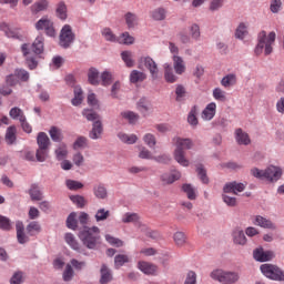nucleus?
I'll return each mask as SVG.
<instances>
[{
	"label": "nucleus",
	"instance_id": "f257e3e1",
	"mask_svg": "<svg viewBox=\"0 0 284 284\" xmlns=\"http://www.w3.org/2000/svg\"><path fill=\"white\" fill-rule=\"evenodd\" d=\"M175 143L174 159L183 168L190 166V160L185 158V150H192L194 142L191 139L174 138Z\"/></svg>",
	"mask_w": 284,
	"mask_h": 284
},
{
	"label": "nucleus",
	"instance_id": "f03ea898",
	"mask_svg": "<svg viewBox=\"0 0 284 284\" xmlns=\"http://www.w3.org/2000/svg\"><path fill=\"white\" fill-rule=\"evenodd\" d=\"M247 184L241 183V182H229L223 187V194H222V201L229 206V207H236L237 201L236 197L230 196L227 194H239V192H243L245 190V186Z\"/></svg>",
	"mask_w": 284,
	"mask_h": 284
},
{
	"label": "nucleus",
	"instance_id": "7ed1b4c3",
	"mask_svg": "<svg viewBox=\"0 0 284 284\" xmlns=\"http://www.w3.org/2000/svg\"><path fill=\"white\" fill-rule=\"evenodd\" d=\"M257 45L255 48V54L258 57L260 54H264L267 57L271 52H273L274 41H276V32L272 31L268 36L267 32L261 31L257 36Z\"/></svg>",
	"mask_w": 284,
	"mask_h": 284
},
{
	"label": "nucleus",
	"instance_id": "20e7f679",
	"mask_svg": "<svg viewBox=\"0 0 284 284\" xmlns=\"http://www.w3.org/2000/svg\"><path fill=\"white\" fill-rule=\"evenodd\" d=\"M99 234H101V230H99V226H84L83 230L80 232L79 236L83 245H85L88 250H95L97 245H99V239H101Z\"/></svg>",
	"mask_w": 284,
	"mask_h": 284
},
{
	"label": "nucleus",
	"instance_id": "39448f33",
	"mask_svg": "<svg viewBox=\"0 0 284 284\" xmlns=\"http://www.w3.org/2000/svg\"><path fill=\"white\" fill-rule=\"evenodd\" d=\"M82 114L85 116L87 121H94L93 128L90 132V139H101V134H103V124L101 123L98 113L93 110L84 109Z\"/></svg>",
	"mask_w": 284,
	"mask_h": 284
},
{
	"label": "nucleus",
	"instance_id": "423d86ee",
	"mask_svg": "<svg viewBox=\"0 0 284 284\" xmlns=\"http://www.w3.org/2000/svg\"><path fill=\"white\" fill-rule=\"evenodd\" d=\"M251 174L255 179H281V176H283V169L274 165H270L265 170L255 168L251 170Z\"/></svg>",
	"mask_w": 284,
	"mask_h": 284
},
{
	"label": "nucleus",
	"instance_id": "0eeeda50",
	"mask_svg": "<svg viewBox=\"0 0 284 284\" xmlns=\"http://www.w3.org/2000/svg\"><path fill=\"white\" fill-rule=\"evenodd\" d=\"M211 278H213V281H219V283L222 284H234L237 283L240 276L236 272L217 268L211 272Z\"/></svg>",
	"mask_w": 284,
	"mask_h": 284
},
{
	"label": "nucleus",
	"instance_id": "6e6552de",
	"mask_svg": "<svg viewBox=\"0 0 284 284\" xmlns=\"http://www.w3.org/2000/svg\"><path fill=\"white\" fill-rule=\"evenodd\" d=\"M260 270L266 278H271L272 281H284V272L276 265L262 264Z\"/></svg>",
	"mask_w": 284,
	"mask_h": 284
},
{
	"label": "nucleus",
	"instance_id": "1a4fd4ad",
	"mask_svg": "<svg viewBox=\"0 0 284 284\" xmlns=\"http://www.w3.org/2000/svg\"><path fill=\"white\" fill-rule=\"evenodd\" d=\"M145 67L151 74V79L156 81L159 79V64L151 57H141L139 60V68Z\"/></svg>",
	"mask_w": 284,
	"mask_h": 284
},
{
	"label": "nucleus",
	"instance_id": "9d476101",
	"mask_svg": "<svg viewBox=\"0 0 284 284\" xmlns=\"http://www.w3.org/2000/svg\"><path fill=\"white\" fill-rule=\"evenodd\" d=\"M72 41H74L72 27H70V24H65L60 32V45L62 48H70Z\"/></svg>",
	"mask_w": 284,
	"mask_h": 284
},
{
	"label": "nucleus",
	"instance_id": "9b49d317",
	"mask_svg": "<svg viewBox=\"0 0 284 284\" xmlns=\"http://www.w3.org/2000/svg\"><path fill=\"white\" fill-rule=\"evenodd\" d=\"M36 29L44 30L48 37H54V34H57V31L54 30V22H52V20H50L48 17L41 18L36 23Z\"/></svg>",
	"mask_w": 284,
	"mask_h": 284
},
{
	"label": "nucleus",
	"instance_id": "f8f14e48",
	"mask_svg": "<svg viewBox=\"0 0 284 284\" xmlns=\"http://www.w3.org/2000/svg\"><path fill=\"white\" fill-rule=\"evenodd\" d=\"M253 256L255 261H260V263H265L266 261H272V258H274V252L257 248L253 252Z\"/></svg>",
	"mask_w": 284,
	"mask_h": 284
},
{
	"label": "nucleus",
	"instance_id": "ddd939ff",
	"mask_svg": "<svg viewBox=\"0 0 284 284\" xmlns=\"http://www.w3.org/2000/svg\"><path fill=\"white\" fill-rule=\"evenodd\" d=\"M16 230H17L18 243L23 245V244L28 243V241H30V237H28V235H26V226H23V222L18 221L16 223Z\"/></svg>",
	"mask_w": 284,
	"mask_h": 284
},
{
	"label": "nucleus",
	"instance_id": "4468645a",
	"mask_svg": "<svg viewBox=\"0 0 284 284\" xmlns=\"http://www.w3.org/2000/svg\"><path fill=\"white\" fill-rule=\"evenodd\" d=\"M140 159H154V161H158V163H168L170 161V158L168 155H160L158 158L152 156V153L150 150L142 148L139 154Z\"/></svg>",
	"mask_w": 284,
	"mask_h": 284
},
{
	"label": "nucleus",
	"instance_id": "2eb2a0df",
	"mask_svg": "<svg viewBox=\"0 0 284 284\" xmlns=\"http://www.w3.org/2000/svg\"><path fill=\"white\" fill-rule=\"evenodd\" d=\"M253 223L254 225H258V227H263L264 230H276L274 222L261 215H256Z\"/></svg>",
	"mask_w": 284,
	"mask_h": 284
},
{
	"label": "nucleus",
	"instance_id": "dca6fc26",
	"mask_svg": "<svg viewBox=\"0 0 284 284\" xmlns=\"http://www.w3.org/2000/svg\"><path fill=\"white\" fill-rule=\"evenodd\" d=\"M216 116V104L214 102L209 103L202 111L203 121H212Z\"/></svg>",
	"mask_w": 284,
	"mask_h": 284
},
{
	"label": "nucleus",
	"instance_id": "f3484780",
	"mask_svg": "<svg viewBox=\"0 0 284 284\" xmlns=\"http://www.w3.org/2000/svg\"><path fill=\"white\" fill-rule=\"evenodd\" d=\"M138 267L141 272H143V274H156V271L159 270V267L150 262H145V261H141L138 263Z\"/></svg>",
	"mask_w": 284,
	"mask_h": 284
},
{
	"label": "nucleus",
	"instance_id": "a211bd4d",
	"mask_svg": "<svg viewBox=\"0 0 284 284\" xmlns=\"http://www.w3.org/2000/svg\"><path fill=\"white\" fill-rule=\"evenodd\" d=\"M235 139L239 145H250V143H252L250 135L245 133L243 129L235 130Z\"/></svg>",
	"mask_w": 284,
	"mask_h": 284
},
{
	"label": "nucleus",
	"instance_id": "6ab92c4d",
	"mask_svg": "<svg viewBox=\"0 0 284 284\" xmlns=\"http://www.w3.org/2000/svg\"><path fill=\"white\" fill-rule=\"evenodd\" d=\"M37 144L40 149L50 150V138L45 132L38 133Z\"/></svg>",
	"mask_w": 284,
	"mask_h": 284
},
{
	"label": "nucleus",
	"instance_id": "aec40b11",
	"mask_svg": "<svg viewBox=\"0 0 284 284\" xmlns=\"http://www.w3.org/2000/svg\"><path fill=\"white\" fill-rule=\"evenodd\" d=\"M233 241L236 245H245L247 243V237L241 229H235L233 231Z\"/></svg>",
	"mask_w": 284,
	"mask_h": 284
},
{
	"label": "nucleus",
	"instance_id": "412c9836",
	"mask_svg": "<svg viewBox=\"0 0 284 284\" xmlns=\"http://www.w3.org/2000/svg\"><path fill=\"white\" fill-rule=\"evenodd\" d=\"M173 68L178 74H183L185 72V62L183 61V58L173 55Z\"/></svg>",
	"mask_w": 284,
	"mask_h": 284
},
{
	"label": "nucleus",
	"instance_id": "4be33fe9",
	"mask_svg": "<svg viewBox=\"0 0 284 284\" xmlns=\"http://www.w3.org/2000/svg\"><path fill=\"white\" fill-rule=\"evenodd\" d=\"M148 79V74L145 72L133 70L130 74V81L131 83H143Z\"/></svg>",
	"mask_w": 284,
	"mask_h": 284
},
{
	"label": "nucleus",
	"instance_id": "5701e85b",
	"mask_svg": "<svg viewBox=\"0 0 284 284\" xmlns=\"http://www.w3.org/2000/svg\"><path fill=\"white\" fill-rule=\"evenodd\" d=\"M164 79L166 83H176V75L174 69L170 64H164Z\"/></svg>",
	"mask_w": 284,
	"mask_h": 284
},
{
	"label": "nucleus",
	"instance_id": "b1692460",
	"mask_svg": "<svg viewBox=\"0 0 284 284\" xmlns=\"http://www.w3.org/2000/svg\"><path fill=\"white\" fill-rule=\"evenodd\" d=\"M34 54H43V36H38L31 45Z\"/></svg>",
	"mask_w": 284,
	"mask_h": 284
},
{
	"label": "nucleus",
	"instance_id": "393cba45",
	"mask_svg": "<svg viewBox=\"0 0 284 284\" xmlns=\"http://www.w3.org/2000/svg\"><path fill=\"white\" fill-rule=\"evenodd\" d=\"M65 242L72 250L75 252H79L80 254H83V250L79 246V242L74 239V235L72 233H67L65 234Z\"/></svg>",
	"mask_w": 284,
	"mask_h": 284
},
{
	"label": "nucleus",
	"instance_id": "a878e982",
	"mask_svg": "<svg viewBox=\"0 0 284 284\" xmlns=\"http://www.w3.org/2000/svg\"><path fill=\"white\" fill-rule=\"evenodd\" d=\"M101 278L100 283L101 284H108L110 281H112V272H110V268L105 264L102 265L101 267Z\"/></svg>",
	"mask_w": 284,
	"mask_h": 284
},
{
	"label": "nucleus",
	"instance_id": "bb28decb",
	"mask_svg": "<svg viewBox=\"0 0 284 284\" xmlns=\"http://www.w3.org/2000/svg\"><path fill=\"white\" fill-rule=\"evenodd\" d=\"M118 138L120 139V141H122V143H128V145H133V143L139 141V138L136 136V134L128 135L126 133H123V132H120L118 134Z\"/></svg>",
	"mask_w": 284,
	"mask_h": 284
},
{
	"label": "nucleus",
	"instance_id": "cd10ccee",
	"mask_svg": "<svg viewBox=\"0 0 284 284\" xmlns=\"http://www.w3.org/2000/svg\"><path fill=\"white\" fill-rule=\"evenodd\" d=\"M182 191L186 194L190 201H196V189L192 184H183Z\"/></svg>",
	"mask_w": 284,
	"mask_h": 284
},
{
	"label": "nucleus",
	"instance_id": "c85d7f7f",
	"mask_svg": "<svg viewBox=\"0 0 284 284\" xmlns=\"http://www.w3.org/2000/svg\"><path fill=\"white\" fill-rule=\"evenodd\" d=\"M9 115L14 120V121H26V114L23 113V110H21L18 106H14L10 110Z\"/></svg>",
	"mask_w": 284,
	"mask_h": 284
},
{
	"label": "nucleus",
	"instance_id": "c756f323",
	"mask_svg": "<svg viewBox=\"0 0 284 284\" xmlns=\"http://www.w3.org/2000/svg\"><path fill=\"white\" fill-rule=\"evenodd\" d=\"M6 141L9 145H12L17 141V126L11 125L7 129Z\"/></svg>",
	"mask_w": 284,
	"mask_h": 284
},
{
	"label": "nucleus",
	"instance_id": "7c9ffc66",
	"mask_svg": "<svg viewBox=\"0 0 284 284\" xmlns=\"http://www.w3.org/2000/svg\"><path fill=\"white\" fill-rule=\"evenodd\" d=\"M196 114H199V108L193 106L187 115V123L192 125L193 128H196L199 125V118H196Z\"/></svg>",
	"mask_w": 284,
	"mask_h": 284
},
{
	"label": "nucleus",
	"instance_id": "2f4dec72",
	"mask_svg": "<svg viewBox=\"0 0 284 284\" xmlns=\"http://www.w3.org/2000/svg\"><path fill=\"white\" fill-rule=\"evenodd\" d=\"M221 85H223V88H232V85H236V74L230 73L225 75L221 80Z\"/></svg>",
	"mask_w": 284,
	"mask_h": 284
},
{
	"label": "nucleus",
	"instance_id": "473e14b6",
	"mask_svg": "<svg viewBox=\"0 0 284 284\" xmlns=\"http://www.w3.org/2000/svg\"><path fill=\"white\" fill-rule=\"evenodd\" d=\"M48 10V0H41L31 6V11L37 14Z\"/></svg>",
	"mask_w": 284,
	"mask_h": 284
},
{
	"label": "nucleus",
	"instance_id": "72a5a7b5",
	"mask_svg": "<svg viewBox=\"0 0 284 284\" xmlns=\"http://www.w3.org/2000/svg\"><path fill=\"white\" fill-rule=\"evenodd\" d=\"M49 156H50V149L38 148L36 152V159L37 161H39V163H44V161H48Z\"/></svg>",
	"mask_w": 284,
	"mask_h": 284
},
{
	"label": "nucleus",
	"instance_id": "f704fd0d",
	"mask_svg": "<svg viewBox=\"0 0 284 284\" xmlns=\"http://www.w3.org/2000/svg\"><path fill=\"white\" fill-rule=\"evenodd\" d=\"M55 12L57 17L62 21H65L68 19V7H65L64 2H60L58 4Z\"/></svg>",
	"mask_w": 284,
	"mask_h": 284
},
{
	"label": "nucleus",
	"instance_id": "c9c22d12",
	"mask_svg": "<svg viewBox=\"0 0 284 284\" xmlns=\"http://www.w3.org/2000/svg\"><path fill=\"white\" fill-rule=\"evenodd\" d=\"M27 232L29 236H37V234L41 232V225L39 224V222H30L27 225Z\"/></svg>",
	"mask_w": 284,
	"mask_h": 284
},
{
	"label": "nucleus",
	"instance_id": "e433bc0d",
	"mask_svg": "<svg viewBox=\"0 0 284 284\" xmlns=\"http://www.w3.org/2000/svg\"><path fill=\"white\" fill-rule=\"evenodd\" d=\"M49 134L55 143H60V141H63V134L61 133L60 129L57 126H51Z\"/></svg>",
	"mask_w": 284,
	"mask_h": 284
},
{
	"label": "nucleus",
	"instance_id": "4c0bfd02",
	"mask_svg": "<svg viewBox=\"0 0 284 284\" xmlns=\"http://www.w3.org/2000/svg\"><path fill=\"white\" fill-rule=\"evenodd\" d=\"M72 105H81L83 103V90L81 88H74V98L71 100Z\"/></svg>",
	"mask_w": 284,
	"mask_h": 284
},
{
	"label": "nucleus",
	"instance_id": "58836bf2",
	"mask_svg": "<svg viewBox=\"0 0 284 284\" xmlns=\"http://www.w3.org/2000/svg\"><path fill=\"white\" fill-rule=\"evenodd\" d=\"M29 194L32 201H41L43 199V195L41 194V190H39V186L36 184L31 185V189L29 190Z\"/></svg>",
	"mask_w": 284,
	"mask_h": 284
},
{
	"label": "nucleus",
	"instance_id": "ea45409f",
	"mask_svg": "<svg viewBox=\"0 0 284 284\" xmlns=\"http://www.w3.org/2000/svg\"><path fill=\"white\" fill-rule=\"evenodd\" d=\"M102 37L105 39V41H111L112 43H116L119 41V38L112 32V29L104 28L102 30Z\"/></svg>",
	"mask_w": 284,
	"mask_h": 284
},
{
	"label": "nucleus",
	"instance_id": "a19ab883",
	"mask_svg": "<svg viewBox=\"0 0 284 284\" xmlns=\"http://www.w3.org/2000/svg\"><path fill=\"white\" fill-rule=\"evenodd\" d=\"M88 79L91 85H99V71L94 68H91L88 72Z\"/></svg>",
	"mask_w": 284,
	"mask_h": 284
},
{
	"label": "nucleus",
	"instance_id": "79ce46f5",
	"mask_svg": "<svg viewBox=\"0 0 284 284\" xmlns=\"http://www.w3.org/2000/svg\"><path fill=\"white\" fill-rule=\"evenodd\" d=\"M55 156L58 161H63V159H67L68 156V145L65 144H60L58 149L55 150Z\"/></svg>",
	"mask_w": 284,
	"mask_h": 284
},
{
	"label": "nucleus",
	"instance_id": "37998d69",
	"mask_svg": "<svg viewBox=\"0 0 284 284\" xmlns=\"http://www.w3.org/2000/svg\"><path fill=\"white\" fill-rule=\"evenodd\" d=\"M122 61H124L126 68H134V60L132 59V51H123L121 53Z\"/></svg>",
	"mask_w": 284,
	"mask_h": 284
},
{
	"label": "nucleus",
	"instance_id": "c03bdc74",
	"mask_svg": "<svg viewBox=\"0 0 284 284\" xmlns=\"http://www.w3.org/2000/svg\"><path fill=\"white\" fill-rule=\"evenodd\" d=\"M125 263H130V257L128 255H125V254L115 255L114 265L118 270H119V267H123V265H125Z\"/></svg>",
	"mask_w": 284,
	"mask_h": 284
},
{
	"label": "nucleus",
	"instance_id": "a18cd8bd",
	"mask_svg": "<svg viewBox=\"0 0 284 284\" xmlns=\"http://www.w3.org/2000/svg\"><path fill=\"white\" fill-rule=\"evenodd\" d=\"M62 278L65 283H69L72 278H74V270L71 264H67L64 272L62 274Z\"/></svg>",
	"mask_w": 284,
	"mask_h": 284
},
{
	"label": "nucleus",
	"instance_id": "49530a36",
	"mask_svg": "<svg viewBox=\"0 0 284 284\" xmlns=\"http://www.w3.org/2000/svg\"><path fill=\"white\" fill-rule=\"evenodd\" d=\"M141 217H139V214L136 213H125L122 216V223H140Z\"/></svg>",
	"mask_w": 284,
	"mask_h": 284
},
{
	"label": "nucleus",
	"instance_id": "de8ad7c7",
	"mask_svg": "<svg viewBox=\"0 0 284 284\" xmlns=\"http://www.w3.org/2000/svg\"><path fill=\"white\" fill-rule=\"evenodd\" d=\"M118 43H123L124 45H132L134 43V37L130 36V33L124 32L121 37L118 38Z\"/></svg>",
	"mask_w": 284,
	"mask_h": 284
},
{
	"label": "nucleus",
	"instance_id": "09e8293b",
	"mask_svg": "<svg viewBox=\"0 0 284 284\" xmlns=\"http://www.w3.org/2000/svg\"><path fill=\"white\" fill-rule=\"evenodd\" d=\"M173 241H174L175 245H178L179 247H182V245H183L184 243H186L187 237L185 236V233H183V232H176V233H174V235H173Z\"/></svg>",
	"mask_w": 284,
	"mask_h": 284
},
{
	"label": "nucleus",
	"instance_id": "8fccbe9b",
	"mask_svg": "<svg viewBox=\"0 0 284 284\" xmlns=\"http://www.w3.org/2000/svg\"><path fill=\"white\" fill-rule=\"evenodd\" d=\"M110 219V211L105 209H99L95 213V221L99 223L101 221H108Z\"/></svg>",
	"mask_w": 284,
	"mask_h": 284
},
{
	"label": "nucleus",
	"instance_id": "3c124183",
	"mask_svg": "<svg viewBox=\"0 0 284 284\" xmlns=\"http://www.w3.org/2000/svg\"><path fill=\"white\" fill-rule=\"evenodd\" d=\"M83 148H88V138L79 136L73 143L74 150H83Z\"/></svg>",
	"mask_w": 284,
	"mask_h": 284
},
{
	"label": "nucleus",
	"instance_id": "603ef678",
	"mask_svg": "<svg viewBox=\"0 0 284 284\" xmlns=\"http://www.w3.org/2000/svg\"><path fill=\"white\" fill-rule=\"evenodd\" d=\"M67 227H69V230H77L78 227L77 213L73 212L68 216Z\"/></svg>",
	"mask_w": 284,
	"mask_h": 284
},
{
	"label": "nucleus",
	"instance_id": "864d4df0",
	"mask_svg": "<svg viewBox=\"0 0 284 284\" xmlns=\"http://www.w3.org/2000/svg\"><path fill=\"white\" fill-rule=\"evenodd\" d=\"M121 116H123V119H126V121H129V123H135L136 121H139V114H136L132 111L122 112Z\"/></svg>",
	"mask_w": 284,
	"mask_h": 284
},
{
	"label": "nucleus",
	"instance_id": "5fc2aeb1",
	"mask_svg": "<svg viewBox=\"0 0 284 284\" xmlns=\"http://www.w3.org/2000/svg\"><path fill=\"white\" fill-rule=\"evenodd\" d=\"M213 98L215 101H227V97L225 95V91L221 88H215L213 90Z\"/></svg>",
	"mask_w": 284,
	"mask_h": 284
},
{
	"label": "nucleus",
	"instance_id": "6e6d98bb",
	"mask_svg": "<svg viewBox=\"0 0 284 284\" xmlns=\"http://www.w3.org/2000/svg\"><path fill=\"white\" fill-rule=\"evenodd\" d=\"M6 83L9 88H14L19 83V78H17L16 71L6 77Z\"/></svg>",
	"mask_w": 284,
	"mask_h": 284
},
{
	"label": "nucleus",
	"instance_id": "4d7b16f0",
	"mask_svg": "<svg viewBox=\"0 0 284 284\" xmlns=\"http://www.w3.org/2000/svg\"><path fill=\"white\" fill-rule=\"evenodd\" d=\"M70 200L72 201V203H74V205H77L78 207H85V197L81 196V195H71Z\"/></svg>",
	"mask_w": 284,
	"mask_h": 284
},
{
	"label": "nucleus",
	"instance_id": "13d9d810",
	"mask_svg": "<svg viewBox=\"0 0 284 284\" xmlns=\"http://www.w3.org/2000/svg\"><path fill=\"white\" fill-rule=\"evenodd\" d=\"M14 72L18 81H28L30 79V73L23 69H16Z\"/></svg>",
	"mask_w": 284,
	"mask_h": 284
},
{
	"label": "nucleus",
	"instance_id": "bf43d9fd",
	"mask_svg": "<svg viewBox=\"0 0 284 284\" xmlns=\"http://www.w3.org/2000/svg\"><path fill=\"white\" fill-rule=\"evenodd\" d=\"M125 21H126L128 28H134L136 26V21H138L136 14L131 13V12L126 13Z\"/></svg>",
	"mask_w": 284,
	"mask_h": 284
},
{
	"label": "nucleus",
	"instance_id": "052dcab7",
	"mask_svg": "<svg viewBox=\"0 0 284 284\" xmlns=\"http://www.w3.org/2000/svg\"><path fill=\"white\" fill-rule=\"evenodd\" d=\"M152 18L155 21H163V19H165V9H163V8L155 9L152 12Z\"/></svg>",
	"mask_w": 284,
	"mask_h": 284
},
{
	"label": "nucleus",
	"instance_id": "680f3d73",
	"mask_svg": "<svg viewBox=\"0 0 284 284\" xmlns=\"http://www.w3.org/2000/svg\"><path fill=\"white\" fill-rule=\"evenodd\" d=\"M12 225L10 224V219L0 215V230H4L6 232L10 231Z\"/></svg>",
	"mask_w": 284,
	"mask_h": 284
},
{
	"label": "nucleus",
	"instance_id": "e2e57ef3",
	"mask_svg": "<svg viewBox=\"0 0 284 284\" xmlns=\"http://www.w3.org/2000/svg\"><path fill=\"white\" fill-rule=\"evenodd\" d=\"M245 34H247V27L245 23H241L235 31V37L237 39H245Z\"/></svg>",
	"mask_w": 284,
	"mask_h": 284
},
{
	"label": "nucleus",
	"instance_id": "0e129e2a",
	"mask_svg": "<svg viewBox=\"0 0 284 284\" xmlns=\"http://www.w3.org/2000/svg\"><path fill=\"white\" fill-rule=\"evenodd\" d=\"M94 194L98 199H105L108 196V191L103 185H98L94 187Z\"/></svg>",
	"mask_w": 284,
	"mask_h": 284
},
{
	"label": "nucleus",
	"instance_id": "69168bd1",
	"mask_svg": "<svg viewBox=\"0 0 284 284\" xmlns=\"http://www.w3.org/2000/svg\"><path fill=\"white\" fill-rule=\"evenodd\" d=\"M105 241H108L110 245H114L115 247H123V241L112 235H105Z\"/></svg>",
	"mask_w": 284,
	"mask_h": 284
},
{
	"label": "nucleus",
	"instance_id": "338daca9",
	"mask_svg": "<svg viewBox=\"0 0 284 284\" xmlns=\"http://www.w3.org/2000/svg\"><path fill=\"white\" fill-rule=\"evenodd\" d=\"M143 141L149 145V148H154V145H156V138L152 133H146Z\"/></svg>",
	"mask_w": 284,
	"mask_h": 284
},
{
	"label": "nucleus",
	"instance_id": "774afa93",
	"mask_svg": "<svg viewBox=\"0 0 284 284\" xmlns=\"http://www.w3.org/2000/svg\"><path fill=\"white\" fill-rule=\"evenodd\" d=\"M184 284H196V273L194 271H190L186 274V278L184 281Z\"/></svg>",
	"mask_w": 284,
	"mask_h": 284
}]
</instances>
